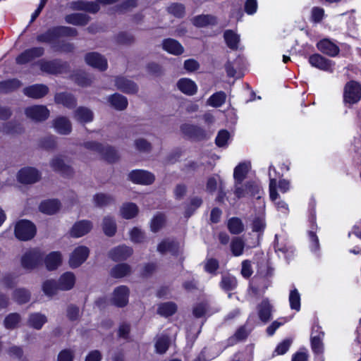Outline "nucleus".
Here are the masks:
<instances>
[{"label":"nucleus","mask_w":361,"mask_h":361,"mask_svg":"<svg viewBox=\"0 0 361 361\" xmlns=\"http://www.w3.org/2000/svg\"><path fill=\"white\" fill-rule=\"evenodd\" d=\"M130 238L134 243H142L145 239V234L140 228L135 227L130 231Z\"/></svg>","instance_id":"774afa93"},{"label":"nucleus","mask_w":361,"mask_h":361,"mask_svg":"<svg viewBox=\"0 0 361 361\" xmlns=\"http://www.w3.org/2000/svg\"><path fill=\"white\" fill-rule=\"evenodd\" d=\"M13 298L19 304L27 302L30 299V293L24 288L16 289L13 292Z\"/></svg>","instance_id":"603ef678"},{"label":"nucleus","mask_w":361,"mask_h":361,"mask_svg":"<svg viewBox=\"0 0 361 361\" xmlns=\"http://www.w3.org/2000/svg\"><path fill=\"white\" fill-rule=\"evenodd\" d=\"M21 82L17 79H12L0 82L1 92H9L20 87Z\"/></svg>","instance_id":"4d7b16f0"},{"label":"nucleus","mask_w":361,"mask_h":361,"mask_svg":"<svg viewBox=\"0 0 361 361\" xmlns=\"http://www.w3.org/2000/svg\"><path fill=\"white\" fill-rule=\"evenodd\" d=\"M60 208V202L56 200H49L42 202L39 206V209L41 212L52 215L56 213Z\"/></svg>","instance_id":"393cba45"},{"label":"nucleus","mask_w":361,"mask_h":361,"mask_svg":"<svg viewBox=\"0 0 361 361\" xmlns=\"http://www.w3.org/2000/svg\"><path fill=\"white\" fill-rule=\"evenodd\" d=\"M176 86L183 94L192 96L197 92V85L190 78H183L178 80Z\"/></svg>","instance_id":"2eb2a0df"},{"label":"nucleus","mask_w":361,"mask_h":361,"mask_svg":"<svg viewBox=\"0 0 361 361\" xmlns=\"http://www.w3.org/2000/svg\"><path fill=\"white\" fill-rule=\"evenodd\" d=\"M109 102L111 105L118 109L123 110L126 108L128 105V101L124 96L118 94H114L109 98Z\"/></svg>","instance_id":"a19ab883"},{"label":"nucleus","mask_w":361,"mask_h":361,"mask_svg":"<svg viewBox=\"0 0 361 361\" xmlns=\"http://www.w3.org/2000/svg\"><path fill=\"white\" fill-rule=\"evenodd\" d=\"M55 101L68 108H73L76 104L75 99L70 94L59 93L55 96Z\"/></svg>","instance_id":"58836bf2"},{"label":"nucleus","mask_w":361,"mask_h":361,"mask_svg":"<svg viewBox=\"0 0 361 361\" xmlns=\"http://www.w3.org/2000/svg\"><path fill=\"white\" fill-rule=\"evenodd\" d=\"M40 69L46 73H56L59 71V62L57 61H41L39 62Z\"/></svg>","instance_id":"3c124183"},{"label":"nucleus","mask_w":361,"mask_h":361,"mask_svg":"<svg viewBox=\"0 0 361 361\" xmlns=\"http://www.w3.org/2000/svg\"><path fill=\"white\" fill-rule=\"evenodd\" d=\"M57 38V32H56V27H54L49 30L44 34L38 35L37 39L39 42L52 43Z\"/></svg>","instance_id":"864d4df0"},{"label":"nucleus","mask_w":361,"mask_h":361,"mask_svg":"<svg viewBox=\"0 0 361 361\" xmlns=\"http://www.w3.org/2000/svg\"><path fill=\"white\" fill-rule=\"evenodd\" d=\"M85 60L87 64L99 71H104L107 68L106 59L98 53L92 52L87 54Z\"/></svg>","instance_id":"6e6552de"},{"label":"nucleus","mask_w":361,"mask_h":361,"mask_svg":"<svg viewBox=\"0 0 361 361\" xmlns=\"http://www.w3.org/2000/svg\"><path fill=\"white\" fill-rule=\"evenodd\" d=\"M259 189L252 182H237L235 186V194L240 198L246 195H255Z\"/></svg>","instance_id":"9b49d317"},{"label":"nucleus","mask_w":361,"mask_h":361,"mask_svg":"<svg viewBox=\"0 0 361 361\" xmlns=\"http://www.w3.org/2000/svg\"><path fill=\"white\" fill-rule=\"evenodd\" d=\"M128 178L130 180H154L155 178L151 172L142 169L132 171L128 174Z\"/></svg>","instance_id":"473e14b6"},{"label":"nucleus","mask_w":361,"mask_h":361,"mask_svg":"<svg viewBox=\"0 0 361 361\" xmlns=\"http://www.w3.org/2000/svg\"><path fill=\"white\" fill-rule=\"evenodd\" d=\"M90 250L86 246H78L71 254L69 257V266L73 268L79 267L87 259Z\"/></svg>","instance_id":"39448f33"},{"label":"nucleus","mask_w":361,"mask_h":361,"mask_svg":"<svg viewBox=\"0 0 361 361\" xmlns=\"http://www.w3.org/2000/svg\"><path fill=\"white\" fill-rule=\"evenodd\" d=\"M117 88L126 93H135L137 91V85L125 78L118 77L115 81Z\"/></svg>","instance_id":"412c9836"},{"label":"nucleus","mask_w":361,"mask_h":361,"mask_svg":"<svg viewBox=\"0 0 361 361\" xmlns=\"http://www.w3.org/2000/svg\"><path fill=\"white\" fill-rule=\"evenodd\" d=\"M92 223L88 220H82L74 224L70 231V235L74 238L82 237L92 228Z\"/></svg>","instance_id":"9d476101"},{"label":"nucleus","mask_w":361,"mask_h":361,"mask_svg":"<svg viewBox=\"0 0 361 361\" xmlns=\"http://www.w3.org/2000/svg\"><path fill=\"white\" fill-rule=\"evenodd\" d=\"M56 131L62 135H67L71 131V123L66 117H59L54 121Z\"/></svg>","instance_id":"a878e982"},{"label":"nucleus","mask_w":361,"mask_h":361,"mask_svg":"<svg viewBox=\"0 0 361 361\" xmlns=\"http://www.w3.org/2000/svg\"><path fill=\"white\" fill-rule=\"evenodd\" d=\"M171 341L168 336L162 335L155 343L156 352L159 354L165 353L170 346Z\"/></svg>","instance_id":"a18cd8bd"},{"label":"nucleus","mask_w":361,"mask_h":361,"mask_svg":"<svg viewBox=\"0 0 361 361\" xmlns=\"http://www.w3.org/2000/svg\"><path fill=\"white\" fill-rule=\"evenodd\" d=\"M309 62L312 66L322 71L331 72L334 69V63L333 61L318 54L310 56Z\"/></svg>","instance_id":"1a4fd4ad"},{"label":"nucleus","mask_w":361,"mask_h":361,"mask_svg":"<svg viewBox=\"0 0 361 361\" xmlns=\"http://www.w3.org/2000/svg\"><path fill=\"white\" fill-rule=\"evenodd\" d=\"M229 137V133L227 130H220L216 137V145L220 147L226 146Z\"/></svg>","instance_id":"0e129e2a"},{"label":"nucleus","mask_w":361,"mask_h":361,"mask_svg":"<svg viewBox=\"0 0 361 361\" xmlns=\"http://www.w3.org/2000/svg\"><path fill=\"white\" fill-rule=\"evenodd\" d=\"M361 99V85L355 81H350L344 87L343 101L350 105L358 102Z\"/></svg>","instance_id":"f03ea898"},{"label":"nucleus","mask_w":361,"mask_h":361,"mask_svg":"<svg viewBox=\"0 0 361 361\" xmlns=\"http://www.w3.org/2000/svg\"><path fill=\"white\" fill-rule=\"evenodd\" d=\"M74 80L82 87H86L92 82V79L85 73H79L74 75Z\"/></svg>","instance_id":"69168bd1"},{"label":"nucleus","mask_w":361,"mask_h":361,"mask_svg":"<svg viewBox=\"0 0 361 361\" xmlns=\"http://www.w3.org/2000/svg\"><path fill=\"white\" fill-rule=\"evenodd\" d=\"M271 305L268 300H263L257 306L258 315L260 320L264 323L269 322L271 316Z\"/></svg>","instance_id":"c756f323"},{"label":"nucleus","mask_w":361,"mask_h":361,"mask_svg":"<svg viewBox=\"0 0 361 361\" xmlns=\"http://www.w3.org/2000/svg\"><path fill=\"white\" fill-rule=\"evenodd\" d=\"M102 227L104 234L109 237L114 236L117 231L116 220L111 216H106L103 218Z\"/></svg>","instance_id":"4be33fe9"},{"label":"nucleus","mask_w":361,"mask_h":361,"mask_svg":"<svg viewBox=\"0 0 361 361\" xmlns=\"http://www.w3.org/2000/svg\"><path fill=\"white\" fill-rule=\"evenodd\" d=\"M178 310L177 305L173 302H166L158 305L157 312L158 314L169 317L173 315Z\"/></svg>","instance_id":"7c9ffc66"},{"label":"nucleus","mask_w":361,"mask_h":361,"mask_svg":"<svg viewBox=\"0 0 361 361\" xmlns=\"http://www.w3.org/2000/svg\"><path fill=\"white\" fill-rule=\"evenodd\" d=\"M47 322V318L44 314L37 312L29 315L27 323L30 327L39 330Z\"/></svg>","instance_id":"bb28decb"},{"label":"nucleus","mask_w":361,"mask_h":361,"mask_svg":"<svg viewBox=\"0 0 361 361\" xmlns=\"http://www.w3.org/2000/svg\"><path fill=\"white\" fill-rule=\"evenodd\" d=\"M44 49L42 47H34L25 50L16 58V62L18 64H25L33 60L35 58L42 56Z\"/></svg>","instance_id":"4468645a"},{"label":"nucleus","mask_w":361,"mask_h":361,"mask_svg":"<svg viewBox=\"0 0 361 361\" xmlns=\"http://www.w3.org/2000/svg\"><path fill=\"white\" fill-rule=\"evenodd\" d=\"M164 221L165 218L163 214H159L156 215L151 221V230L154 233L157 232L164 226Z\"/></svg>","instance_id":"052dcab7"},{"label":"nucleus","mask_w":361,"mask_h":361,"mask_svg":"<svg viewBox=\"0 0 361 361\" xmlns=\"http://www.w3.org/2000/svg\"><path fill=\"white\" fill-rule=\"evenodd\" d=\"M251 169V164L249 161L240 163L235 169L233 172L234 178L236 180H243L250 178L248 173Z\"/></svg>","instance_id":"c85d7f7f"},{"label":"nucleus","mask_w":361,"mask_h":361,"mask_svg":"<svg viewBox=\"0 0 361 361\" xmlns=\"http://www.w3.org/2000/svg\"><path fill=\"white\" fill-rule=\"evenodd\" d=\"M44 254L37 248L27 250L21 258L22 267L27 270H32L42 263Z\"/></svg>","instance_id":"f257e3e1"},{"label":"nucleus","mask_w":361,"mask_h":361,"mask_svg":"<svg viewBox=\"0 0 361 361\" xmlns=\"http://www.w3.org/2000/svg\"><path fill=\"white\" fill-rule=\"evenodd\" d=\"M202 200L198 197H194L190 199V203L185 207L184 216L188 219L192 216L195 211L201 206Z\"/></svg>","instance_id":"de8ad7c7"},{"label":"nucleus","mask_w":361,"mask_h":361,"mask_svg":"<svg viewBox=\"0 0 361 361\" xmlns=\"http://www.w3.org/2000/svg\"><path fill=\"white\" fill-rule=\"evenodd\" d=\"M237 281L235 277L224 276L221 281V287L225 290H231L236 286Z\"/></svg>","instance_id":"bf43d9fd"},{"label":"nucleus","mask_w":361,"mask_h":361,"mask_svg":"<svg viewBox=\"0 0 361 361\" xmlns=\"http://www.w3.org/2000/svg\"><path fill=\"white\" fill-rule=\"evenodd\" d=\"M131 272V267L128 264L122 263L116 265L111 270V275L114 278H122Z\"/></svg>","instance_id":"4c0bfd02"},{"label":"nucleus","mask_w":361,"mask_h":361,"mask_svg":"<svg viewBox=\"0 0 361 361\" xmlns=\"http://www.w3.org/2000/svg\"><path fill=\"white\" fill-rule=\"evenodd\" d=\"M35 233V226L28 220H21L16 225L15 235L20 240H29Z\"/></svg>","instance_id":"7ed1b4c3"},{"label":"nucleus","mask_w":361,"mask_h":361,"mask_svg":"<svg viewBox=\"0 0 361 361\" xmlns=\"http://www.w3.org/2000/svg\"><path fill=\"white\" fill-rule=\"evenodd\" d=\"M85 147L90 150L94 151L109 162H114L118 159L116 150L111 147L103 146L93 142H87Z\"/></svg>","instance_id":"20e7f679"},{"label":"nucleus","mask_w":361,"mask_h":361,"mask_svg":"<svg viewBox=\"0 0 361 361\" xmlns=\"http://www.w3.org/2000/svg\"><path fill=\"white\" fill-rule=\"evenodd\" d=\"M74 356L73 350L64 349L59 353L57 361H73Z\"/></svg>","instance_id":"338daca9"},{"label":"nucleus","mask_w":361,"mask_h":361,"mask_svg":"<svg viewBox=\"0 0 361 361\" xmlns=\"http://www.w3.org/2000/svg\"><path fill=\"white\" fill-rule=\"evenodd\" d=\"M66 315L70 321H76L80 317V309L78 306L71 304L68 306L66 310Z\"/></svg>","instance_id":"e2e57ef3"},{"label":"nucleus","mask_w":361,"mask_h":361,"mask_svg":"<svg viewBox=\"0 0 361 361\" xmlns=\"http://www.w3.org/2000/svg\"><path fill=\"white\" fill-rule=\"evenodd\" d=\"M18 180H37L41 178L39 171L34 167H24L17 175Z\"/></svg>","instance_id":"a211bd4d"},{"label":"nucleus","mask_w":361,"mask_h":361,"mask_svg":"<svg viewBox=\"0 0 361 361\" xmlns=\"http://www.w3.org/2000/svg\"><path fill=\"white\" fill-rule=\"evenodd\" d=\"M75 8L79 10H85L86 11L95 13L99 10L97 4L88 1H80L75 4Z\"/></svg>","instance_id":"6e6d98bb"},{"label":"nucleus","mask_w":361,"mask_h":361,"mask_svg":"<svg viewBox=\"0 0 361 361\" xmlns=\"http://www.w3.org/2000/svg\"><path fill=\"white\" fill-rule=\"evenodd\" d=\"M138 212V207L133 202L123 203L120 208V214L126 219H131L135 217Z\"/></svg>","instance_id":"5701e85b"},{"label":"nucleus","mask_w":361,"mask_h":361,"mask_svg":"<svg viewBox=\"0 0 361 361\" xmlns=\"http://www.w3.org/2000/svg\"><path fill=\"white\" fill-rule=\"evenodd\" d=\"M317 49L330 56H335L339 53V48L328 39H323L317 44Z\"/></svg>","instance_id":"f3484780"},{"label":"nucleus","mask_w":361,"mask_h":361,"mask_svg":"<svg viewBox=\"0 0 361 361\" xmlns=\"http://www.w3.org/2000/svg\"><path fill=\"white\" fill-rule=\"evenodd\" d=\"M289 189V182H270L269 192L270 198L274 201L278 197V190L282 193L286 192Z\"/></svg>","instance_id":"2f4dec72"},{"label":"nucleus","mask_w":361,"mask_h":361,"mask_svg":"<svg viewBox=\"0 0 361 361\" xmlns=\"http://www.w3.org/2000/svg\"><path fill=\"white\" fill-rule=\"evenodd\" d=\"M73 117L78 122L85 123L93 120L94 114L90 109L80 106L75 111Z\"/></svg>","instance_id":"aec40b11"},{"label":"nucleus","mask_w":361,"mask_h":361,"mask_svg":"<svg viewBox=\"0 0 361 361\" xmlns=\"http://www.w3.org/2000/svg\"><path fill=\"white\" fill-rule=\"evenodd\" d=\"M89 20V17L82 13H73L66 16V21L75 25H85Z\"/></svg>","instance_id":"e433bc0d"},{"label":"nucleus","mask_w":361,"mask_h":361,"mask_svg":"<svg viewBox=\"0 0 361 361\" xmlns=\"http://www.w3.org/2000/svg\"><path fill=\"white\" fill-rule=\"evenodd\" d=\"M227 227L231 233L238 235L244 231V225L240 219L232 217L228 221Z\"/></svg>","instance_id":"ea45409f"},{"label":"nucleus","mask_w":361,"mask_h":361,"mask_svg":"<svg viewBox=\"0 0 361 361\" xmlns=\"http://www.w3.org/2000/svg\"><path fill=\"white\" fill-rule=\"evenodd\" d=\"M290 307L298 311L300 308V297L296 289L290 291L289 296Z\"/></svg>","instance_id":"680f3d73"},{"label":"nucleus","mask_w":361,"mask_h":361,"mask_svg":"<svg viewBox=\"0 0 361 361\" xmlns=\"http://www.w3.org/2000/svg\"><path fill=\"white\" fill-rule=\"evenodd\" d=\"M181 130L183 133L192 137H199L203 134V131L200 128L190 124L183 125Z\"/></svg>","instance_id":"8fccbe9b"},{"label":"nucleus","mask_w":361,"mask_h":361,"mask_svg":"<svg viewBox=\"0 0 361 361\" xmlns=\"http://www.w3.org/2000/svg\"><path fill=\"white\" fill-rule=\"evenodd\" d=\"M94 202L97 207H105L114 203L115 199L113 196L104 193H97L94 196Z\"/></svg>","instance_id":"79ce46f5"},{"label":"nucleus","mask_w":361,"mask_h":361,"mask_svg":"<svg viewBox=\"0 0 361 361\" xmlns=\"http://www.w3.org/2000/svg\"><path fill=\"white\" fill-rule=\"evenodd\" d=\"M162 46L165 51L173 55H180L184 51L182 45L178 41L173 39L164 40Z\"/></svg>","instance_id":"b1692460"},{"label":"nucleus","mask_w":361,"mask_h":361,"mask_svg":"<svg viewBox=\"0 0 361 361\" xmlns=\"http://www.w3.org/2000/svg\"><path fill=\"white\" fill-rule=\"evenodd\" d=\"M133 249L126 245H120L114 247L109 252V257L114 261L126 260L133 254Z\"/></svg>","instance_id":"ddd939ff"},{"label":"nucleus","mask_w":361,"mask_h":361,"mask_svg":"<svg viewBox=\"0 0 361 361\" xmlns=\"http://www.w3.org/2000/svg\"><path fill=\"white\" fill-rule=\"evenodd\" d=\"M58 282L60 290H69L74 287L75 276L73 273L67 271L60 276Z\"/></svg>","instance_id":"6ab92c4d"},{"label":"nucleus","mask_w":361,"mask_h":361,"mask_svg":"<svg viewBox=\"0 0 361 361\" xmlns=\"http://www.w3.org/2000/svg\"><path fill=\"white\" fill-rule=\"evenodd\" d=\"M61 255L59 252H51L44 258V263L48 270L52 271L61 265Z\"/></svg>","instance_id":"cd10ccee"},{"label":"nucleus","mask_w":361,"mask_h":361,"mask_svg":"<svg viewBox=\"0 0 361 361\" xmlns=\"http://www.w3.org/2000/svg\"><path fill=\"white\" fill-rule=\"evenodd\" d=\"M192 22L197 27H204L209 25H214L216 23V19L211 15H201L194 18Z\"/></svg>","instance_id":"37998d69"},{"label":"nucleus","mask_w":361,"mask_h":361,"mask_svg":"<svg viewBox=\"0 0 361 361\" xmlns=\"http://www.w3.org/2000/svg\"><path fill=\"white\" fill-rule=\"evenodd\" d=\"M224 39L227 46L231 49H237L240 42V36L231 30L224 32Z\"/></svg>","instance_id":"72a5a7b5"},{"label":"nucleus","mask_w":361,"mask_h":361,"mask_svg":"<svg viewBox=\"0 0 361 361\" xmlns=\"http://www.w3.org/2000/svg\"><path fill=\"white\" fill-rule=\"evenodd\" d=\"M245 245V243L241 238H233L230 245L232 254L236 257L241 255L243 253Z\"/></svg>","instance_id":"c03bdc74"},{"label":"nucleus","mask_w":361,"mask_h":361,"mask_svg":"<svg viewBox=\"0 0 361 361\" xmlns=\"http://www.w3.org/2000/svg\"><path fill=\"white\" fill-rule=\"evenodd\" d=\"M129 288L126 286H120L114 290L112 303L118 307H125L128 302Z\"/></svg>","instance_id":"0eeeda50"},{"label":"nucleus","mask_w":361,"mask_h":361,"mask_svg":"<svg viewBox=\"0 0 361 361\" xmlns=\"http://www.w3.org/2000/svg\"><path fill=\"white\" fill-rule=\"evenodd\" d=\"M157 251L161 255L169 252L172 255L177 256L180 252L179 243L174 240L164 239L158 245Z\"/></svg>","instance_id":"f8f14e48"},{"label":"nucleus","mask_w":361,"mask_h":361,"mask_svg":"<svg viewBox=\"0 0 361 361\" xmlns=\"http://www.w3.org/2000/svg\"><path fill=\"white\" fill-rule=\"evenodd\" d=\"M50 165L54 170L63 173H68L71 171L69 166L65 163L64 159L61 156H56L53 158Z\"/></svg>","instance_id":"f704fd0d"},{"label":"nucleus","mask_w":361,"mask_h":361,"mask_svg":"<svg viewBox=\"0 0 361 361\" xmlns=\"http://www.w3.org/2000/svg\"><path fill=\"white\" fill-rule=\"evenodd\" d=\"M226 94L223 91L217 92L213 94L207 101V104L212 107H220L226 102Z\"/></svg>","instance_id":"c9c22d12"},{"label":"nucleus","mask_w":361,"mask_h":361,"mask_svg":"<svg viewBox=\"0 0 361 361\" xmlns=\"http://www.w3.org/2000/svg\"><path fill=\"white\" fill-rule=\"evenodd\" d=\"M324 332L319 331L318 335L311 337V346L315 353H321L323 350V343L322 341Z\"/></svg>","instance_id":"5fc2aeb1"},{"label":"nucleus","mask_w":361,"mask_h":361,"mask_svg":"<svg viewBox=\"0 0 361 361\" xmlns=\"http://www.w3.org/2000/svg\"><path fill=\"white\" fill-rule=\"evenodd\" d=\"M134 145L137 150L141 152L147 153L152 149V145L144 138H137L134 141Z\"/></svg>","instance_id":"13d9d810"},{"label":"nucleus","mask_w":361,"mask_h":361,"mask_svg":"<svg viewBox=\"0 0 361 361\" xmlns=\"http://www.w3.org/2000/svg\"><path fill=\"white\" fill-rule=\"evenodd\" d=\"M44 293L49 296H52L56 294L59 289L58 281L53 279L47 280L44 282L42 286Z\"/></svg>","instance_id":"49530a36"},{"label":"nucleus","mask_w":361,"mask_h":361,"mask_svg":"<svg viewBox=\"0 0 361 361\" xmlns=\"http://www.w3.org/2000/svg\"><path fill=\"white\" fill-rule=\"evenodd\" d=\"M26 116L35 121L46 120L49 116V109L43 105L31 106L25 109Z\"/></svg>","instance_id":"423d86ee"},{"label":"nucleus","mask_w":361,"mask_h":361,"mask_svg":"<svg viewBox=\"0 0 361 361\" xmlns=\"http://www.w3.org/2000/svg\"><path fill=\"white\" fill-rule=\"evenodd\" d=\"M21 317L18 313H11L6 317L4 324L7 329H13L18 326Z\"/></svg>","instance_id":"09e8293b"},{"label":"nucleus","mask_w":361,"mask_h":361,"mask_svg":"<svg viewBox=\"0 0 361 361\" xmlns=\"http://www.w3.org/2000/svg\"><path fill=\"white\" fill-rule=\"evenodd\" d=\"M24 94L31 98L38 99L45 96L48 92V87L42 84H36L25 87Z\"/></svg>","instance_id":"dca6fc26"}]
</instances>
